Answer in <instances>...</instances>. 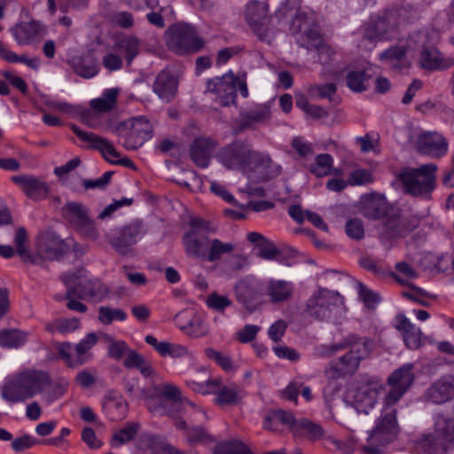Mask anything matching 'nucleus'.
<instances>
[{
    "label": "nucleus",
    "instance_id": "obj_20",
    "mask_svg": "<svg viewBox=\"0 0 454 454\" xmlns=\"http://www.w3.org/2000/svg\"><path fill=\"white\" fill-rule=\"evenodd\" d=\"M68 252V246L52 231H45L37 239V253L44 260H59Z\"/></svg>",
    "mask_w": 454,
    "mask_h": 454
},
{
    "label": "nucleus",
    "instance_id": "obj_33",
    "mask_svg": "<svg viewBox=\"0 0 454 454\" xmlns=\"http://www.w3.org/2000/svg\"><path fill=\"white\" fill-rule=\"evenodd\" d=\"M277 423L286 426L294 432L298 421L291 411L279 409L270 411L266 415L263 427L265 429L274 431L277 429Z\"/></svg>",
    "mask_w": 454,
    "mask_h": 454
},
{
    "label": "nucleus",
    "instance_id": "obj_56",
    "mask_svg": "<svg viewBox=\"0 0 454 454\" xmlns=\"http://www.w3.org/2000/svg\"><path fill=\"white\" fill-rule=\"evenodd\" d=\"M208 308L223 312L227 307L231 305V301L225 295H220L217 293L210 294L206 300Z\"/></svg>",
    "mask_w": 454,
    "mask_h": 454
},
{
    "label": "nucleus",
    "instance_id": "obj_9",
    "mask_svg": "<svg viewBox=\"0 0 454 454\" xmlns=\"http://www.w3.org/2000/svg\"><path fill=\"white\" fill-rule=\"evenodd\" d=\"M146 233L143 221L134 220L121 227L118 234L109 239L112 247L121 256L136 255L135 245Z\"/></svg>",
    "mask_w": 454,
    "mask_h": 454
},
{
    "label": "nucleus",
    "instance_id": "obj_5",
    "mask_svg": "<svg viewBox=\"0 0 454 454\" xmlns=\"http://www.w3.org/2000/svg\"><path fill=\"white\" fill-rule=\"evenodd\" d=\"M437 166L425 164L418 168H404L397 177L402 182L406 193L412 196H423L430 193L435 186Z\"/></svg>",
    "mask_w": 454,
    "mask_h": 454
},
{
    "label": "nucleus",
    "instance_id": "obj_37",
    "mask_svg": "<svg viewBox=\"0 0 454 454\" xmlns=\"http://www.w3.org/2000/svg\"><path fill=\"white\" fill-rule=\"evenodd\" d=\"M38 33L39 24L35 21L22 23L12 29L13 36L20 44L30 43Z\"/></svg>",
    "mask_w": 454,
    "mask_h": 454
},
{
    "label": "nucleus",
    "instance_id": "obj_36",
    "mask_svg": "<svg viewBox=\"0 0 454 454\" xmlns=\"http://www.w3.org/2000/svg\"><path fill=\"white\" fill-rule=\"evenodd\" d=\"M261 160H252V168L259 170L264 180H269L279 175L280 167L272 162L271 159L262 153L257 152Z\"/></svg>",
    "mask_w": 454,
    "mask_h": 454
},
{
    "label": "nucleus",
    "instance_id": "obj_38",
    "mask_svg": "<svg viewBox=\"0 0 454 454\" xmlns=\"http://www.w3.org/2000/svg\"><path fill=\"white\" fill-rule=\"evenodd\" d=\"M74 71L81 77L91 78L98 74V68L94 61H87L83 57H74L68 60Z\"/></svg>",
    "mask_w": 454,
    "mask_h": 454
},
{
    "label": "nucleus",
    "instance_id": "obj_53",
    "mask_svg": "<svg viewBox=\"0 0 454 454\" xmlns=\"http://www.w3.org/2000/svg\"><path fill=\"white\" fill-rule=\"evenodd\" d=\"M224 269L229 272H237L248 265V257L242 254H234L223 261Z\"/></svg>",
    "mask_w": 454,
    "mask_h": 454
},
{
    "label": "nucleus",
    "instance_id": "obj_32",
    "mask_svg": "<svg viewBox=\"0 0 454 454\" xmlns=\"http://www.w3.org/2000/svg\"><path fill=\"white\" fill-rule=\"evenodd\" d=\"M148 408L153 412H159L161 415L176 416L181 413H187L188 410L192 409V404L184 399H166L162 400L160 405L153 407L148 403Z\"/></svg>",
    "mask_w": 454,
    "mask_h": 454
},
{
    "label": "nucleus",
    "instance_id": "obj_40",
    "mask_svg": "<svg viewBox=\"0 0 454 454\" xmlns=\"http://www.w3.org/2000/svg\"><path fill=\"white\" fill-rule=\"evenodd\" d=\"M118 90H106L101 98L91 100V107L98 113H106L111 111L116 105Z\"/></svg>",
    "mask_w": 454,
    "mask_h": 454
},
{
    "label": "nucleus",
    "instance_id": "obj_43",
    "mask_svg": "<svg viewBox=\"0 0 454 454\" xmlns=\"http://www.w3.org/2000/svg\"><path fill=\"white\" fill-rule=\"evenodd\" d=\"M117 48L125 53V59L128 65H130L134 58L140 51V41L135 36H127L116 44Z\"/></svg>",
    "mask_w": 454,
    "mask_h": 454
},
{
    "label": "nucleus",
    "instance_id": "obj_19",
    "mask_svg": "<svg viewBox=\"0 0 454 454\" xmlns=\"http://www.w3.org/2000/svg\"><path fill=\"white\" fill-rule=\"evenodd\" d=\"M424 402L443 404L454 399V375L447 374L434 381L424 392Z\"/></svg>",
    "mask_w": 454,
    "mask_h": 454
},
{
    "label": "nucleus",
    "instance_id": "obj_21",
    "mask_svg": "<svg viewBox=\"0 0 454 454\" xmlns=\"http://www.w3.org/2000/svg\"><path fill=\"white\" fill-rule=\"evenodd\" d=\"M234 291L237 300L250 312L257 309L262 303L264 294L256 282L242 279L236 284Z\"/></svg>",
    "mask_w": 454,
    "mask_h": 454
},
{
    "label": "nucleus",
    "instance_id": "obj_3",
    "mask_svg": "<svg viewBox=\"0 0 454 454\" xmlns=\"http://www.w3.org/2000/svg\"><path fill=\"white\" fill-rule=\"evenodd\" d=\"M237 90L247 98L248 90L245 78L235 76L229 72L221 77L207 81L206 93L211 95L220 106H231L236 104Z\"/></svg>",
    "mask_w": 454,
    "mask_h": 454
},
{
    "label": "nucleus",
    "instance_id": "obj_30",
    "mask_svg": "<svg viewBox=\"0 0 454 454\" xmlns=\"http://www.w3.org/2000/svg\"><path fill=\"white\" fill-rule=\"evenodd\" d=\"M396 329L403 333L405 345L411 349H418L422 344L421 332L403 315L395 317Z\"/></svg>",
    "mask_w": 454,
    "mask_h": 454
},
{
    "label": "nucleus",
    "instance_id": "obj_10",
    "mask_svg": "<svg viewBox=\"0 0 454 454\" xmlns=\"http://www.w3.org/2000/svg\"><path fill=\"white\" fill-rule=\"evenodd\" d=\"M265 2L251 0L245 9V19L252 32L261 40L270 43L272 33L270 17Z\"/></svg>",
    "mask_w": 454,
    "mask_h": 454
},
{
    "label": "nucleus",
    "instance_id": "obj_25",
    "mask_svg": "<svg viewBox=\"0 0 454 454\" xmlns=\"http://www.w3.org/2000/svg\"><path fill=\"white\" fill-rule=\"evenodd\" d=\"M419 64L427 71H442L454 67V59L446 58L436 48L424 46L420 51Z\"/></svg>",
    "mask_w": 454,
    "mask_h": 454
},
{
    "label": "nucleus",
    "instance_id": "obj_12",
    "mask_svg": "<svg viewBox=\"0 0 454 454\" xmlns=\"http://www.w3.org/2000/svg\"><path fill=\"white\" fill-rule=\"evenodd\" d=\"M117 130L124 138L123 145L137 150L152 137L153 127L146 118L139 116L123 122Z\"/></svg>",
    "mask_w": 454,
    "mask_h": 454
},
{
    "label": "nucleus",
    "instance_id": "obj_58",
    "mask_svg": "<svg viewBox=\"0 0 454 454\" xmlns=\"http://www.w3.org/2000/svg\"><path fill=\"white\" fill-rule=\"evenodd\" d=\"M239 389L236 386L231 387H223L217 392L216 403L218 404H234L238 402Z\"/></svg>",
    "mask_w": 454,
    "mask_h": 454
},
{
    "label": "nucleus",
    "instance_id": "obj_51",
    "mask_svg": "<svg viewBox=\"0 0 454 454\" xmlns=\"http://www.w3.org/2000/svg\"><path fill=\"white\" fill-rule=\"evenodd\" d=\"M27 239L28 238L26 229L24 227H20L17 230L14 237V245L16 247V251L18 254L23 259V261L35 262L26 247Z\"/></svg>",
    "mask_w": 454,
    "mask_h": 454
},
{
    "label": "nucleus",
    "instance_id": "obj_27",
    "mask_svg": "<svg viewBox=\"0 0 454 454\" xmlns=\"http://www.w3.org/2000/svg\"><path fill=\"white\" fill-rule=\"evenodd\" d=\"M215 144L210 138L197 137L190 145V155L199 168L207 167Z\"/></svg>",
    "mask_w": 454,
    "mask_h": 454
},
{
    "label": "nucleus",
    "instance_id": "obj_11",
    "mask_svg": "<svg viewBox=\"0 0 454 454\" xmlns=\"http://www.w3.org/2000/svg\"><path fill=\"white\" fill-rule=\"evenodd\" d=\"M61 213L63 217L82 235L96 239L98 237L94 221L90 217L89 209L83 204L76 201L67 202Z\"/></svg>",
    "mask_w": 454,
    "mask_h": 454
},
{
    "label": "nucleus",
    "instance_id": "obj_41",
    "mask_svg": "<svg viewBox=\"0 0 454 454\" xmlns=\"http://www.w3.org/2000/svg\"><path fill=\"white\" fill-rule=\"evenodd\" d=\"M204 376L193 375L187 381V384L192 388V390L200 394H208L215 391L217 382L215 380H210L207 377V372L203 371Z\"/></svg>",
    "mask_w": 454,
    "mask_h": 454
},
{
    "label": "nucleus",
    "instance_id": "obj_24",
    "mask_svg": "<svg viewBox=\"0 0 454 454\" xmlns=\"http://www.w3.org/2000/svg\"><path fill=\"white\" fill-rule=\"evenodd\" d=\"M271 118L270 107L268 105H259L254 108L243 111L236 120V129L243 132L254 129L258 125L267 123Z\"/></svg>",
    "mask_w": 454,
    "mask_h": 454
},
{
    "label": "nucleus",
    "instance_id": "obj_61",
    "mask_svg": "<svg viewBox=\"0 0 454 454\" xmlns=\"http://www.w3.org/2000/svg\"><path fill=\"white\" fill-rule=\"evenodd\" d=\"M186 435L191 444L207 443L213 441L210 434L202 427H192L187 431Z\"/></svg>",
    "mask_w": 454,
    "mask_h": 454
},
{
    "label": "nucleus",
    "instance_id": "obj_55",
    "mask_svg": "<svg viewBox=\"0 0 454 454\" xmlns=\"http://www.w3.org/2000/svg\"><path fill=\"white\" fill-rule=\"evenodd\" d=\"M169 356L172 358H192V353L187 348V347L168 341L161 356Z\"/></svg>",
    "mask_w": 454,
    "mask_h": 454
},
{
    "label": "nucleus",
    "instance_id": "obj_62",
    "mask_svg": "<svg viewBox=\"0 0 454 454\" xmlns=\"http://www.w3.org/2000/svg\"><path fill=\"white\" fill-rule=\"evenodd\" d=\"M108 356L115 360H121L129 349L128 345L123 340H115L109 338Z\"/></svg>",
    "mask_w": 454,
    "mask_h": 454
},
{
    "label": "nucleus",
    "instance_id": "obj_16",
    "mask_svg": "<svg viewBox=\"0 0 454 454\" xmlns=\"http://www.w3.org/2000/svg\"><path fill=\"white\" fill-rule=\"evenodd\" d=\"M388 214L383 223V232L389 238L405 237L419 224V219L417 216L403 215L398 208L390 209Z\"/></svg>",
    "mask_w": 454,
    "mask_h": 454
},
{
    "label": "nucleus",
    "instance_id": "obj_54",
    "mask_svg": "<svg viewBox=\"0 0 454 454\" xmlns=\"http://www.w3.org/2000/svg\"><path fill=\"white\" fill-rule=\"evenodd\" d=\"M183 330L191 337L199 338L207 334L208 330L206 327L203 319L199 316H194L190 320L187 326Z\"/></svg>",
    "mask_w": 454,
    "mask_h": 454
},
{
    "label": "nucleus",
    "instance_id": "obj_28",
    "mask_svg": "<svg viewBox=\"0 0 454 454\" xmlns=\"http://www.w3.org/2000/svg\"><path fill=\"white\" fill-rule=\"evenodd\" d=\"M178 82L168 70L161 71L153 84L154 92L163 100L169 102L177 91Z\"/></svg>",
    "mask_w": 454,
    "mask_h": 454
},
{
    "label": "nucleus",
    "instance_id": "obj_64",
    "mask_svg": "<svg viewBox=\"0 0 454 454\" xmlns=\"http://www.w3.org/2000/svg\"><path fill=\"white\" fill-rule=\"evenodd\" d=\"M359 296L364 305L371 309H373L376 304L380 301L379 295L372 292L362 283H359Z\"/></svg>",
    "mask_w": 454,
    "mask_h": 454
},
{
    "label": "nucleus",
    "instance_id": "obj_23",
    "mask_svg": "<svg viewBox=\"0 0 454 454\" xmlns=\"http://www.w3.org/2000/svg\"><path fill=\"white\" fill-rule=\"evenodd\" d=\"M211 240L207 233L191 230L183 237L184 251L189 257L206 262Z\"/></svg>",
    "mask_w": 454,
    "mask_h": 454
},
{
    "label": "nucleus",
    "instance_id": "obj_50",
    "mask_svg": "<svg viewBox=\"0 0 454 454\" xmlns=\"http://www.w3.org/2000/svg\"><path fill=\"white\" fill-rule=\"evenodd\" d=\"M369 78L364 71H351L347 75V85L356 92H362L366 90Z\"/></svg>",
    "mask_w": 454,
    "mask_h": 454
},
{
    "label": "nucleus",
    "instance_id": "obj_15",
    "mask_svg": "<svg viewBox=\"0 0 454 454\" xmlns=\"http://www.w3.org/2000/svg\"><path fill=\"white\" fill-rule=\"evenodd\" d=\"M412 370L413 364H406L396 369L388 377L387 384L390 387V389L384 399L387 406L389 407L395 404L412 385L414 381V373Z\"/></svg>",
    "mask_w": 454,
    "mask_h": 454
},
{
    "label": "nucleus",
    "instance_id": "obj_6",
    "mask_svg": "<svg viewBox=\"0 0 454 454\" xmlns=\"http://www.w3.org/2000/svg\"><path fill=\"white\" fill-rule=\"evenodd\" d=\"M167 44L178 55L194 53L203 49L205 43L193 27L185 23L171 26L168 29Z\"/></svg>",
    "mask_w": 454,
    "mask_h": 454
},
{
    "label": "nucleus",
    "instance_id": "obj_59",
    "mask_svg": "<svg viewBox=\"0 0 454 454\" xmlns=\"http://www.w3.org/2000/svg\"><path fill=\"white\" fill-rule=\"evenodd\" d=\"M58 350L60 357L66 362V364L68 367H75L82 365L84 363L83 357H77L72 358L70 350H71V344L68 342H63L59 344Z\"/></svg>",
    "mask_w": 454,
    "mask_h": 454
},
{
    "label": "nucleus",
    "instance_id": "obj_2",
    "mask_svg": "<svg viewBox=\"0 0 454 454\" xmlns=\"http://www.w3.org/2000/svg\"><path fill=\"white\" fill-rule=\"evenodd\" d=\"M51 384L48 373L27 370L10 379L2 388V397L10 403L24 402Z\"/></svg>",
    "mask_w": 454,
    "mask_h": 454
},
{
    "label": "nucleus",
    "instance_id": "obj_14",
    "mask_svg": "<svg viewBox=\"0 0 454 454\" xmlns=\"http://www.w3.org/2000/svg\"><path fill=\"white\" fill-rule=\"evenodd\" d=\"M342 302L339 293L321 288L308 300L306 310L310 317L325 320L331 317L333 308Z\"/></svg>",
    "mask_w": 454,
    "mask_h": 454
},
{
    "label": "nucleus",
    "instance_id": "obj_29",
    "mask_svg": "<svg viewBox=\"0 0 454 454\" xmlns=\"http://www.w3.org/2000/svg\"><path fill=\"white\" fill-rule=\"evenodd\" d=\"M393 208L384 196L372 195L364 201L362 214L369 219H386Z\"/></svg>",
    "mask_w": 454,
    "mask_h": 454
},
{
    "label": "nucleus",
    "instance_id": "obj_7",
    "mask_svg": "<svg viewBox=\"0 0 454 454\" xmlns=\"http://www.w3.org/2000/svg\"><path fill=\"white\" fill-rule=\"evenodd\" d=\"M218 159L230 169L245 170L252 168V160H261V156L247 142L235 140L220 150Z\"/></svg>",
    "mask_w": 454,
    "mask_h": 454
},
{
    "label": "nucleus",
    "instance_id": "obj_31",
    "mask_svg": "<svg viewBox=\"0 0 454 454\" xmlns=\"http://www.w3.org/2000/svg\"><path fill=\"white\" fill-rule=\"evenodd\" d=\"M71 129L80 139L90 143V148L99 151L106 160L110 163L114 162L113 159L107 157V152L110 150V147L114 146L113 144L110 143L107 139L101 137L92 132L82 131L74 124L71 125Z\"/></svg>",
    "mask_w": 454,
    "mask_h": 454
},
{
    "label": "nucleus",
    "instance_id": "obj_34",
    "mask_svg": "<svg viewBox=\"0 0 454 454\" xmlns=\"http://www.w3.org/2000/svg\"><path fill=\"white\" fill-rule=\"evenodd\" d=\"M234 249L235 245L231 242H223L219 239H212L206 262H221L224 255L232 254Z\"/></svg>",
    "mask_w": 454,
    "mask_h": 454
},
{
    "label": "nucleus",
    "instance_id": "obj_8",
    "mask_svg": "<svg viewBox=\"0 0 454 454\" xmlns=\"http://www.w3.org/2000/svg\"><path fill=\"white\" fill-rule=\"evenodd\" d=\"M378 392L372 387H361L355 395L353 403H346L341 410L342 420L348 427H356L362 414H369L377 403Z\"/></svg>",
    "mask_w": 454,
    "mask_h": 454
},
{
    "label": "nucleus",
    "instance_id": "obj_47",
    "mask_svg": "<svg viewBox=\"0 0 454 454\" xmlns=\"http://www.w3.org/2000/svg\"><path fill=\"white\" fill-rule=\"evenodd\" d=\"M333 166V157L328 153L318 154L315 164L310 166V171L317 177L328 176Z\"/></svg>",
    "mask_w": 454,
    "mask_h": 454
},
{
    "label": "nucleus",
    "instance_id": "obj_42",
    "mask_svg": "<svg viewBox=\"0 0 454 454\" xmlns=\"http://www.w3.org/2000/svg\"><path fill=\"white\" fill-rule=\"evenodd\" d=\"M0 57L7 62H21L26 64L27 67L33 69H38L40 66V59L38 58L29 59L26 55H17L11 51L7 47L0 41Z\"/></svg>",
    "mask_w": 454,
    "mask_h": 454
},
{
    "label": "nucleus",
    "instance_id": "obj_22",
    "mask_svg": "<svg viewBox=\"0 0 454 454\" xmlns=\"http://www.w3.org/2000/svg\"><path fill=\"white\" fill-rule=\"evenodd\" d=\"M417 151L433 158L443 156L448 150V142L437 132H423L415 141Z\"/></svg>",
    "mask_w": 454,
    "mask_h": 454
},
{
    "label": "nucleus",
    "instance_id": "obj_44",
    "mask_svg": "<svg viewBox=\"0 0 454 454\" xmlns=\"http://www.w3.org/2000/svg\"><path fill=\"white\" fill-rule=\"evenodd\" d=\"M294 434H304L311 440H317L323 436L324 430L319 425L302 419L298 421Z\"/></svg>",
    "mask_w": 454,
    "mask_h": 454
},
{
    "label": "nucleus",
    "instance_id": "obj_60",
    "mask_svg": "<svg viewBox=\"0 0 454 454\" xmlns=\"http://www.w3.org/2000/svg\"><path fill=\"white\" fill-rule=\"evenodd\" d=\"M346 233L353 239H362L364 236L363 221L358 218L348 220L346 223Z\"/></svg>",
    "mask_w": 454,
    "mask_h": 454
},
{
    "label": "nucleus",
    "instance_id": "obj_63",
    "mask_svg": "<svg viewBox=\"0 0 454 454\" xmlns=\"http://www.w3.org/2000/svg\"><path fill=\"white\" fill-rule=\"evenodd\" d=\"M137 424H128L113 436V441H117L119 444L128 442L137 434Z\"/></svg>",
    "mask_w": 454,
    "mask_h": 454
},
{
    "label": "nucleus",
    "instance_id": "obj_35",
    "mask_svg": "<svg viewBox=\"0 0 454 454\" xmlns=\"http://www.w3.org/2000/svg\"><path fill=\"white\" fill-rule=\"evenodd\" d=\"M28 333L19 329H4L0 331V346L4 348H19L27 339Z\"/></svg>",
    "mask_w": 454,
    "mask_h": 454
},
{
    "label": "nucleus",
    "instance_id": "obj_49",
    "mask_svg": "<svg viewBox=\"0 0 454 454\" xmlns=\"http://www.w3.org/2000/svg\"><path fill=\"white\" fill-rule=\"evenodd\" d=\"M126 317V313L121 309L107 306H101L98 309V320L103 325H110L114 320L124 321Z\"/></svg>",
    "mask_w": 454,
    "mask_h": 454
},
{
    "label": "nucleus",
    "instance_id": "obj_4",
    "mask_svg": "<svg viewBox=\"0 0 454 454\" xmlns=\"http://www.w3.org/2000/svg\"><path fill=\"white\" fill-rule=\"evenodd\" d=\"M454 444V418L437 414L434 419V432L425 434L418 446L427 454L446 452Z\"/></svg>",
    "mask_w": 454,
    "mask_h": 454
},
{
    "label": "nucleus",
    "instance_id": "obj_39",
    "mask_svg": "<svg viewBox=\"0 0 454 454\" xmlns=\"http://www.w3.org/2000/svg\"><path fill=\"white\" fill-rule=\"evenodd\" d=\"M408 50V46L397 45L390 47L380 55V60L387 61L392 68L400 69L403 66L399 63L403 61Z\"/></svg>",
    "mask_w": 454,
    "mask_h": 454
},
{
    "label": "nucleus",
    "instance_id": "obj_1",
    "mask_svg": "<svg viewBox=\"0 0 454 454\" xmlns=\"http://www.w3.org/2000/svg\"><path fill=\"white\" fill-rule=\"evenodd\" d=\"M371 344L372 341L368 338L348 335L340 342L317 347L316 354L318 357L325 358L347 349L343 356L332 360L325 369L329 380H338L356 372L361 361L369 356Z\"/></svg>",
    "mask_w": 454,
    "mask_h": 454
},
{
    "label": "nucleus",
    "instance_id": "obj_26",
    "mask_svg": "<svg viewBox=\"0 0 454 454\" xmlns=\"http://www.w3.org/2000/svg\"><path fill=\"white\" fill-rule=\"evenodd\" d=\"M263 294L273 304L284 303L292 299L294 286L286 280L270 279L265 283Z\"/></svg>",
    "mask_w": 454,
    "mask_h": 454
},
{
    "label": "nucleus",
    "instance_id": "obj_46",
    "mask_svg": "<svg viewBox=\"0 0 454 454\" xmlns=\"http://www.w3.org/2000/svg\"><path fill=\"white\" fill-rule=\"evenodd\" d=\"M80 325V322L77 318H59L52 323H47L45 325L46 331L54 333L56 331L61 333H67L76 330Z\"/></svg>",
    "mask_w": 454,
    "mask_h": 454
},
{
    "label": "nucleus",
    "instance_id": "obj_13",
    "mask_svg": "<svg viewBox=\"0 0 454 454\" xmlns=\"http://www.w3.org/2000/svg\"><path fill=\"white\" fill-rule=\"evenodd\" d=\"M398 433L396 422V411L386 412L376 427L371 432L368 441L369 446L364 450L370 453H379V446H384L394 441Z\"/></svg>",
    "mask_w": 454,
    "mask_h": 454
},
{
    "label": "nucleus",
    "instance_id": "obj_48",
    "mask_svg": "<svg viewBox=\"0 0 454 454\" xmlns=\"http://www.w3.org/2000/svg\"><path fill=\"white\" fill-rule=\"evenodd\" d=\"M24 192L28 198L38 200L45 198L49 190L45 183L33 176Z\"/></svg>",
    "mask_w": 454,
    "mask_h": 454
},
{
    "label": "nucleus",
    "instance_id": "obj_52",
    "mask_svg": "<svg viewBox=\"0 0 454 454\" xmlns=\"http://www.w3.org/2000/svg\"><path fill=\"white\" fill-rule=\"evenodd\" d=\"M300 43L308 50L317 51L325 42L322 35L317 30L309 29L301 35Z\"/></svg>",
    "mask_w": 454,
    "mask_h": 454
},
{
    "label": "nucleus",
    "instance_id": "obj_17",
    "mask_svg": "<svg viewBox=\"0 0 454 454\" xmlns=\"http://www.w3.org/2000/svg\"><path fill=\"white\" fill-rule=\"evenodd\" d=\"M75 275H66L63 281L67 286V290L70 294H74L77 299H93L104 297L107 291L106 288L97 280H79L76 282Z\"/></svg>",
    "mask_w": 454,
    "mask_h": 454
},
{
    "label": "nucleus",
    "instance_id": "obj_57",
    "mask_svg": "<svg viewBox=\"0 0 454 454\" xmlns=\"http://www.w3.org/2000/svg\"><path fill=\"white\" fill-rule=\"evenodd\" d=\"M372 181L373 177L372 173L364 168L355 169L348 177V183L350 185H364L372 183Z\"/></svg>",
    "mask_w": 454,
    "mask_h": 454
},
{
    "label": "nucleus",
    "instance_id": "obj_45",
    "mask_svg": "<svg viewBox=\"0 0 454 454\" xmlns=\"http://www.w3.org/2000/svg\"><path fill=\"white\" fill-rule=\"evenodd\" d=\"M214 454H253L250 450L239 441H229L218 443L214 449Z\"/></svg>",
    "mask_w": 454,
    "mask_h": 454
},
{
    "label": "nucleus",
    "instance_id": "obj_18",
    "mask_svg": "<svg viewBox=\"0 0 454 454\" xmlns=\"http://www.w3.org/2000/svg\"><path fill=\"white\" fill-rule=\"evenodd\" d=\"M399 23V15L396 11L386 12L366 25L364 38L370 42L380 40L385 35L395 31Z\"/></svg>",
    "mask_w": 454,
    "mask_h": 454
}]
</instances>
